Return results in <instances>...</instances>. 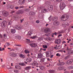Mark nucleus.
Here are the masks:
<instances>
[{"instance_id": "30", "label": "nucleus", "mask_w": 73, "mask_h": 73, "mask_svg": "<svg viewBox=\"0 0 73 73\" xmlns=\"http://www.w3.org/2000/svg\"><path fill=\"white\" fill-rule=\"evenodd\" d=\"M37 37V36H34L31 37V38H32V39H35Z\"/></svg>"}, {"instance_id": "53", "label": "nucleus", "mask_w": 73, "mask_h": 73, "mask_svg": "<svg viewBox=\"0 0 73 73\" xmlns=\"http://www.w3.org/2000/svg\"><path fill=\"white\" fill-rule=\"evenodd\" d=\"M49 25V24L48 23H46V27H47V26H48Z\"/></svg>"}, {"instance_id": "10", "label": "nucleus", "mask_w": 73, "mask_h": 73, "mask_svg": "<svg viewBox=\"0 0 73 73\" xmlns=\"http://www.w3.org/2000/svg\"><path fill=\"white\" fill-rule=\"evenodd\" d=\"M59 63L57 64L58 66H61L62 65H64L65 63L64 62H61L60 60L59 61Z\"/></svg>"}, {"instance_id": "2", "label": "nucleus", "mask_w": 73, "mask_h": 73, "mask_svg": "<svg viewBox=\"0 0 73 73\" xmlns=\"http://www.w3.org/2000/svg\"><path fill=\"white\" fill-rule=\"evenodd\" d=\"M15 27L17 29V30H18L19 31H20L22 29H23L21 26L16 25L15 26Z\"/></svg>"}, {"instance_id": "20", "label": "nucleus", "mask_w": 73, "mask_h": 73, "mask_svg": "<svg viewBox=\"0 0 73 73\" xmlns=\"http://www.w3.org/2000/svg\"><path fill=\"white\" fill-rule=\"evenodd\" d=\"M54 25H56V26H57L59 25V23L57 21H54Z\"/></svg>"}, {"instance_id": "35", "label": "nucleus", "mask_w": 73, "mask_h": 73, "mask_svg": "<svg viewBox=\"0 0 73 73\" xmlns=\"http://www.w3.org/2000/svg\"><path fill=\"white\" fill-rule=\"evenodd\" d=\"M64 58L65 60H68V59L69 58V56H67L66 57H65Z\"/></svg>"}, {"instance_id": "24", "label": "nucleus", "mask_w": 73, "mask_h": 73, "mask_svg": "<svg viewBox=\"0 0 73 73\" xmlns=\"http://www.w3.org/2000/svg\"><path fill=\"white\" fill-rule=\"evenodd\" d=\"M44 32L45 33H48V32H49V30L48 29H44Z\"/></svg>"}, {"instance_id": "5", "label": "nucleus", "mask_w": 73, "mask_h": 73, "mask_svg": "<svg viewBox=\"0 0 73 73\" xmlns=\"http://www.w3.org/2000/svg\"><path fill=\"white\" fill-rule=\"evenodd\" d=\"M7 22L5 21H4L2 23V26L3 28H5V27L7 26Z\"/></svg>"}, {"instance_id": "48", "label": "nucleus", "mask_w": 73, "mask_h": 73, "mask_svg": "<svg viewBox=\"0 0 73 73\" xmlns=\"http://www.w3.org/2000/svg\"><path fill=\"white\" fill-rule=\"evenodd\" d=\"M23 21H24V19L21 20V23H23Z\"/></svg>"}, {"instance_id": "32", "label": "nucleus", "mask_w": 73, "mask_h": 73, "mask_svg": "<svg viewBox=\"0 0 73 73\" xmlns=\"http://www.w3.org/2000/svg\"><path fill=\"white\" fill-rule=\"evenodd\" d=\"M68 68L69 69H73V66H69L68 67Z\"/></svg>"}, {"instance_id": "26", "label": "nucleus", "mask_w": 73, "mask_h": 73, "mask_svg": "<svg viewBox=\"0 0 73 73\" xmlns=\"http://www.w3.org/2000/svg\"><path fill=\"white\" fill-rule=\"evenodd\" d=\"M19 56L21 58H25V55L22 54H20Z\"/></svg>"}, {"instance_id": "63", "label": "nucleus", "mask_w": 73, "mask_h": 73, "mask_svg": "<svg viewBox=\"0 0 73 73\" xmlns=\"http://www.w3.org/2000/svg\"><path fill=\"white\" fill-rule=\"evenodd\" d=\"M12 13H14L15 12V11H13L11 12Z\"/></svg>"}, {"instance_id": "3", "label": "nucleus", "mask_w": 73, "mask_h": 73, "mask_svg": "<svg viewBox=\"0 0 73 73\" xmlns=\"http://www.w3.org/2000/svg\"><path fill=\"white\" fill-rule=\"evenodd\" d=\"M49 20H57V17H53L51 16L49 18Z\"/></svg>"}, {"instance_id": "13", "label": "nucleus", "mask_w": 73, "mask_h": 73, "mask_svg": "<svg viewBox=\"0 0 73 73\" xmlns=\"http://www.w3.org/2000/svg\"><path fill=\"white\" fill-rule=\"evenodd\" d=\"M64 67L60 66L58 68V70H63L64 69Z\"/></svg>"}, {"instance_id": "57", "label": "nucleus", "mask_w": 73, "mask_h": 73, "mask_svg": "<svg viewBox=\"0 0 73 73\" xmlns=\"http://www.w3.org/2000/svg\"><path fill=\"white\" fill-rule=\"evenodd\" d=\"M45 35L46 36H48V34H45Z\"/></svg>"}, {"instance_id": "31", "label": "nucleus", "mask_w": 73, "mask_h": 73, "mask_svg": "<svg viewBox=\"0 0 73 73\" xmlns=\"http://www.w3.org/2000/svg\"><path fill=\"white\" fill-rule=\"evenodd\" d=\"M25 53H26V54L29 53V51H28L27 50H25Z\"/></svg>"}, {"instance_id": "52", "label": "nucleus", "mask_w": 73, "mask_h": 73, "mask_svg": "<svg viewBox=\"0 0 73 73\" xmlns=\"http://www.w3.org/2000/svg\"><path fill=\"white\" fill-rule=\"evenodd\" d=\"M57 33H56V32H55L54 33V34L55 35H56H56H57Z\"/></svg>"}, {"instance_id": "27", "label": "nucleus", "mask_w": 73, "mask_h": 73, "mask_svg": "<svg viewBox=\"0 0 73 73\" xmlns=\"http://www.w3.org/2000/svg\"><path fill=\"white\" fill-rule=\"evenodd\" d=\"M45 58H41L40 59V62H44V61H45Z\"/></svg>"}, {"instance_id": "42", "label": "nucleus", "mask_w": 73, "mask_h": 73, "mask_svg": "<svg viewBox=\"0 0 73 73\" xmlns=\"http://www.w3.org/2000/svg\"><path fill=\"white\" fill-rule=\"evenodd\" d=\"M44 11V12H48V10L46 9H43Z\"/></svg>"}, {"instance_id": "33", "label": "nucleus", "mask_w": 73, "mask_h": 73, "mask_svg": "<svg viewBox=\"0 0 73 73\" xmlns=\"http://www.w3.org/2000/svg\"><path fill=\"white\" fill-rule=\"evenodd\" d=\"M5 45L7 46H9V45L10 44H9V43L8 42L6 43Z\"/></svg>"}, {"instance_id": "28", "label": "nucleus", "mask_w": 73, "mask_h": 73, "mask_svg": "<svg viewBox=\"0 0 73 73\" xmlns=\"http://www.w3.org/2000/svg\"><path fill=\"white\" fill-rule=\"evenodd\" d=\"M31 67L30 66H27L25 68V69L26 70H29V69H31Z\"/></svg>"}, {"instance_id": "17", "label": "nucleus", "mask_w": 73, "mask_h": 73, "mask_svg": "<svg viewBox=\"0 0 73 73\" xmlns=\"http://www.w3.org/2000/svg\"><path fill=\"white\" fill-rule=\"evenodd\" d=\"M26 61L28 62H30L32 61V59L30 58H28L27 59Z\"/></svg>"}, {"instance_id": "47", "label": "nucleus", "mask_w": 73, "mask_h": 73, "mask_svg": "<svg viewBox=\"0 0 73 73\" xmlns=\"http://www.w3.org/2000/svg\"><path fill=\"white\" fill-rule=\"evenodd\" d=\"M15 9H19V7H15Z\"/></svg>"}, {"instance_id": "49", "label": "nucleus", "mask_w": 73, "mask_h": 73, "mask_svg": "<svg viewBox=\"0 0 73 73\" xmlns=\"http://www.w3.org/2000/svg\"><path fill=\"white\" fill-rule=\"evenodd\" d=\"M26 40H27V41H28L29 42H29V41H30V39H26Z\"/></svg>"}, {"instance_id": "59", "label": "nucleus", "mask_w": 73, "mask_h": 73, "mask_svg": "<svg viewBox=\"0 0 73 73\" xmlns=\"http://www.w3.org/2000/svg\"><path fill=\"white\" fill-rule=\"evenodd\" d=\"M47 60H48V61H50V59H49V58H48L47 59Z\"/></svg>"}, {"instance_id": "7", "label": "nucleus", "mask_w": 73, "mask_h": 73, "mask_svg": "<svg viewBox=\"0 0 73 73\" xmlns=\"http://www.w3.org/2000/svg\"><path fill=\"white\" fill-rule=\"evenodd\" d=\"M29 45L32 48H35L37 46V45L35 43H32L29 44Z\"/></svg>"}, {"instance_id": "61", "label": "nucleus", "mask_w": 73, "mask_h": 73, "mask_svg": "<svg viewBox=\"0 0 73 73\" xmlns=\"http://www.w3.org/2000/svg\"><path fill=\"white\" fill-rule=\"evenodd\" d=\"M11 66H13V63H11Z\"/></svg>"}, {"instance_id": "25", "label": "nucleus", "mask_w": 73, "mask_h": 73, "mask_svg": "<svg viewBox=\"0 0 73 73\" xmlns=\"http://www.w3.org/2000/svg\"><path fill=\"white\" fill-rule=\"evenodd\" d=\"M20 65H21V66H25V64L24 63H20L19 64Z\"/></svg>"}, {"instance_id": "64", "label": "nucleus", "mask_w": 73, "mask_h": 73, "mask_svg": "<svg viewBox=\"0 0 73 73\" xmlns=\"http://www.w3.org/2000/svg\"><path fill=\"white\" fill-rule=\"evenodd\" d=\"M59 52H62V50H60L59 51Z\"/></svg>"}, {"instance_id": "51", "label": "nucleus", "mask_w": 73, "mask_h": 73, "mask_svg": "<svg viewBox=\"0 0 73 73\" xmlns=\"http://www.w3.org/2000/svg\"><path fill=\"white\" fill-rule=\"evenodd\" d=\"M62 33V32H61L60 31H59V32H58V34H61V33Z\"/></svg>"}, {"instance_id": "58", "label": "nucleus", "mask_w": 73, "mask_h": 73, "mask_svg": "<svg viewBox=\"0 0 73 73\" xmlns=\"http://www.w3.org/2000/svg\"><path fill=\"white\" fill-rule=\"evenodd\" d=\"M27 56H28V57H29V56H30V55H29V54L28 55H27Z\"/></svg>"}, {"instance_id": "1", "label": "nucleus", "mask_w": 73, "mask_h": 73, "mask_svg": "<svg viewBox=\"0 0 73 73\" xmlns=\"http://www.w3.org/2000/svg\"><path fill=\"white\" fill-rule=\"evenodd\" d=\"M59 7L61 10H63L65 7V4L64 3H60Z\"/></svg>"}, {"instance_id": "34", "label": "nucleus", "mask_w": 73, "mask_h": 73, "mask_svg": "<svg viewBox=\"0 0 73 73\" xmlns=\"http://www.w3.org/2000/svg\"><path fill=\"white\" fill-rule=\"evenodd\" d=\"M42 50V48H40V50H39V53H42V51H41V50Z\"/></svg>"}, {"instance_id": "23", "label": "nucleus", "mask_w": 73, "mask_h": 73, "mask_svg": "<svg viewBox=\"0 0 73 73\" xmlns=\"http://www.w3.org/2000/svg\"><path fill=\"white\" fill-rule=\"evenodd\" d=\"M15 68L17 69H21V66L18 65L15 66Z\"/></svg>"}, {"instance_id": "36", "label": "nucleus", "mask_w": 73, "mask_h": 73, "mask_svg": "<svg viewBox=\"0 0 73 73\" xmlns=\"http://www.w3.org/2000/svg\"><path fill=\"white\" fill-rule=\"evenodd\" d=\"M7 69H9L11 68V66H7Z\"/></svg>"}, {"instance_id": "44", "label": "nucleus", "mask_w": 73, "mask_h": 73, "mask_svg": "<svg viewBox=\"0 0 73 73\" xmlns=\"http://www.w3.org/2000/svg\"><path fill=\"white\" fill-rule=\"evenodd\" d=\"M20 8H24V6H21L19 7Z\"/></svg>"}, {"instance_id": "38", "label": "nucleus", "mask_w": 73, "mask_h": 73, "mask_svg": "<svg viewBox=\"0 0 73 73\" xmlns=\"http://www.w3.org/2000/svg\"><path fill=\"white\" fill-rule=\"evenodd\" d=\"M56 56H60L61 54L58 53L56 54Z\"/></svg>"}, {"instance_id": "43", "label": "nucleus", "mask_w": 73, "mask_h": 73, "mask_svg": "<svg viewBox=\"0 0 73 73\" xmlns=\"http://www.w3.org/2000/svg\"><path fill=\"white\" fill-rule=\"evenodd\" d=\"M25 11L26 12H28V9H25Z\"/></svg>"}, {"instance_id": "62", "label": "nucleus", "mask_w": 73, "mask_h": 73, "mask_svg": "<svg viewBox=\"0 0 73 73\" xmlns=\"http://www.w3.org/2000/svg\"><path fill=\"white\" fill-rule=\"evenodd\" d=\"M63 43H66V42L65 41H64L63 42Z\"/></svg>"}, {"instance_id": "55", "label": "nucleus", "mask_w": 73, "mask_h": 73, "mask_svg": "<svg viewBox=\"0 0 73 73\" xmlns=\"http://www.w3.org/2000/svg\"><path fill=\"white\" fill-rule=\"evenodd\" d=\"M0 51H2V49H1V47H0Z\"/></svg>"}, {"instance_id": "8", "label": "nucleus", "mask_w": 73, "mask_h": 73, "mask_svg": "<svg viewBox=\"0 0 73 73\" xmlns=\"http://www.w3.org/2000/svg\"><path fill=\"white\" fill-rule=\"evenodd\" d=\"M10 55L12 56V57H16L17 56V54L13 52H11L10 54Z\"/></svg>"}, {"instance_id": "14", "label": "nucleus", "mask_w": 73, "mask_h": 73, "mask_svg": "<svg viewBox=\"0 0 73 73\" xmlns=\"http://www.w3.org/2000/svg\"><path fill=\"white\" fill-rule=\"evenodd\" d=\"M48 9L50 11H52L53 9V6L50 5H49L48 8Z\"/></svg>"}, {"instance_id": "21", "label": "nucleus", "mask_w": 73, "mask_h": 73, "mask_svg": "<svg viewBox=\"0 0 73 73\" xmlns=\"http://www.w3.org/2000/svg\"><path fill=\"white\" fill-rule=\"evenodd\" d=\"M32 34V31H30L28 33L27 35H29V36H31Z\"/></svg>"}, {"instance_id": "40", "label": "nucleus", "mask_w": 73, "mask_h": 73, "mask_svg": "<svg viewBox=\"0 0 73 73\" xmlns=\"http://www.w3.org/2000/svg\"><path fill=\"white\" fill-rule=\"evenodd\" d=\"M36 23H37V24H39L40 23V21L38 20H37L36 21Z\"/></svg>"}, {"instance_id": "29", "label": "nucleus", "mask_w": 73, "mask_h": 73, "mask_svg": "<svg viewBox=\"0 0 73 73\" xmlns=\"http://www.w3.org/2000/svg\"><path fill=\"white\" fill-rule=\"evenodd\" d=\"M49 72L50 73H54V70H48Z\"/></svg>"}, {"instance_id": "60", "label": "nucleus", "mask_w": 73, "mask_h": 73, "mask_svg": "<svg viewBox=\"0 0 73 73\" xmlns=\"http://www.w3.org/2000/svg\"><path fill=\"white\" fill-rule=\"evenodd\" d=\"M59 36H62V35L61 34H60L58 35Z\"/></svg>"}, {"instance_id": "50", "label": "nucleus", "mask_w": 73, "mask_h": 73, "mask_svg": "<svg viewBox=\"0 0 73 73\" xmlns=\"http://www.w3.org/2000/svg\"><path fill=\"white\" fill-rule=\"evenodd\" d=\"M53 57V55H52L50 56V58H52Z\"/></svg>"}, {"instance_id": "11", "label": "nucleus", "mask_w": 73, "mask_h": 73, "mask_svg": "<svg viewBox=\"0 0 73 73\" xmlns=\"http://www.w3.org/2000/svg\"><path fill=\"white\" fill-rule=\"evenodd\" d=\"M65 17H66L67 19H68L69 18V16H68V15H64L62 16L61 17V19H64Z\"/></svg>"}, {"instance_id": "46", "label": "nucleus", "mask_w": 73, "mask_h": 73, "mask_svg": "<svg viewBox=\"0 0 73 73\" xmlns=\"http://www.w3.org/2000/svg\"><path fill=\"white\" fill-rule=\"evenodd\" d=\"M47 39L48 40H50V38L49 37H48L47 38Z\"/></svg>"}, {"instance_id": "19", "label": "nucleus", "mask_w": 73, "mask_h": 73, "mask_svg": "<svg viewBox=\"0 0 73 73\" xmlns=\"http://www.w3.org/2000/svg\"><path fill=\"white\" fill-rule=\"evenodd\" d=\"M11 33H13V34L15 33L16 32V30L15 29H11Z\"/></svg>"}, {"instance_id": "4", "label": "nucleus", "mask_w": 73, "mask_h": 73, "mask_svg": "<svg viewBox=\"0 0 73 73\" xmlns=\"http://www.w3.org/2000/svg\"><path fill=\"white\" fill-rule=\"evenodd\" d=\"M67 50V53L68 54H71L72 53H73V51L72 50H70V49L68 48V47H67V49H66Z\"/></svg>"}, {"instance_id": "6", "label": "nucleus", "mask_w": 73, "mask_h": 73, "mask_svg": "<svg viewBox=\"0 0 73 73\" xmlns=\"http://www.w3.org/2000/svg\"><path fill=\"white\" fill-rule=\"evenodd\" d=\"M3 13L5 17H7L9 15V13L7 11H3Z\"/></svg>"}, {"instance_id": "16", "label": "nucleus", "mask_w": 73, "mask_h": 73, "mask_svg": "<svg viewBox=\"0 0 73 73\" xmlns=\"http://www.w3.org/2000/svg\"><path fill=\"white\" fill-rule=\"evenodd\" d=\"M25 0H19V3L22 4H24L25 3Z\"/></svg>"}, {"instance_id": "45", "label": "nucleus", "mask_w": 73, "mask_h": 73, "mask_svg": "<svg viewBox=\"0 0 73 73\" xmlns=\"http://www.w3.org/2000/svg\"><path fill=\"white\" fill-rule=\"evenodd\" d=\"M41 12H42V13H45V11H44V9L42 10Z\"/></svg>"}, {"instance_id": "56", "label": "nucleus", "mask_w": 73, "mask_h": 73, "mask_svg": "<svg viewBox=\"0 0 73 73\" xmlns=\"http://www.w3.org/2000/svg\"><path fill=\"white\" fill-rule=\"evenodd\" d=\"M56 1L58 2V1H60V0H56Z\"/></svg>"}, {"instance_id": "12", "label": "nucleus", "mask_w": 73, "mask_h": 73, "mask_svg": "<svg viewBox=\"0 0 73 73\" xmlns=\"http://www.w3.org/2000/svg\"><path fill=\"white\" fill-rule=\"evenodd\" d=\"M72 62H73V60H70L67 61L66 64H67V65H69Z\"/></svg>"}, {"instance_id": "9", "label": "nucleus", "mask_w": 73, "mask_h": 73, "mask_svg": "<svg viewBox=\"0 0 73 73\" xmlns=\"http://www.w3.org/2000/svg\"><path fill=\"white\" fill-rule=\"evenodd\" d=\"M46 57H49L52 54V52H46Z\"/></svg>"}, {"instance_id": "22", "label": "nucleus", "mask_w": 73, "mask_h": 73, "mask_svg": "<svg viewBox=\"0 0 73 73\" xmlns=\"http://www.w3.org/2000/svg\"><path fill=\"white\" fill-rule=\"evenodd\" d=\"M38 57L39 58L42 57V53H39L38 55Z\"/></svg>"}, {"instance_id": "37", "label": "nucleus", "mask_w": 73, "mask_h": 73, "mask_svg": "<svg viewBox=\"0 0 73 73\" xmlns=\"http://www.w3.org/2000/svg\"><path fill=\"white\" fill-rule=\"evenodd\" d=\"M43 47L44 48H48V46H47L44 45L43 46Z\"/></svg>"}, {"instance_id": "39", "label": "nucleus", "mask_w": 73, "mask_h": 73, "mask_svg": "<svg viewBox=\"0 0 73 73\" xmlns=\"http://www.w3.org/2000/svg\"><path fill=\"white\" fill-rule=\"evenodd\" d=\"M14 72L16 73H18L19 72V71L17 70H15L14 71Z\"/></svg>"}, {"instance_id": "41", "label": "nucleus", "mask_w": 73, "mask_h": 73, "mask_svg": "<svg viewBox=\"0 0 73 73\" xmlns=\"http://www.w3.org/2000/svg\"><path fill=\"white\" fill-rule=\"evenodd\" d=\"M6 37H7V34H4V38H6Z\"/></svg>"}, {"instance_id": "15", "label": "nucleus", "mask_w": 73, "mask_h": 73, "mask_svg": "<svg viewBox=\"0 0 73 73\" xmlns=\"http://www.w3.org/2000/svg\"><path fill=\"white\" fill-rule=\"evenodd\" d=\"M60 39H59L56 40L55 41V43L56 44H60Z\"/></svg>"}, {"instance_id": "18", "label": "nucleus", "mask_w": 73, "mask_h": 73, "mask_svg": "<svg viewBox=\"0 0 73 73\" xmlns=\"http://www.w3.org/2000/svg\"><path fill=\"white\" fill-rule=\"evenodd\" d=\"M32 65L33 66H36V65H38V63L36 61H34L33 63H32Z\"/></svg>"}, {"instance_id": "54", "label": "nucleus", "mask_w": 73, "mask_h": 73, "mask_svg": "<svg viewBox=\"0 0 73 73\" xmlns=\"http://www.w3.org/2000/svg\"><path fill=\"white\" fill-rule=\"evenodd\" d=\"M43 50H44V51H46V48H45L44 49H42Z\"/></svg>"}]
</instances>
